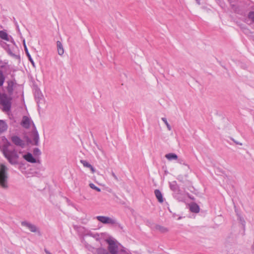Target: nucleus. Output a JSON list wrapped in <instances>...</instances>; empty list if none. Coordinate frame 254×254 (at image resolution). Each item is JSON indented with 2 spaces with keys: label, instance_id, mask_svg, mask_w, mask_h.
<instances>
[{
  "label": "nucleus",
  "instance_id": "f257e3e1",
  "mask_svg": "<svg viewBox=\"0 0 254 254\" xmlns=\"http://www.w3.org/2000/svg\"><path fill=\"white\" fill-rule=\"evenodd\" d=\"M5 139V141L2 148V153L10 164L17 165L18 164L19 158L17 151L15 149L10 150L9 147L11 146V144L6 138Z\"/></svg>",
  "mask_w": 254,
  "mask_h": 254
},
{
  "label": "nucleus",
  "instance_id": "f03ea898",
  "mask_svg": "<svg viewBox=\"0 0 254 254\" xmlns=\"http://www.w3.org/2000/svg\"><path fill=\"white\" fill-rule=\"evenodd\" d=\"M250 7V2L248 0H240L237 3L233 5L232 10L241 15H245Z\"/></svg>",
  "mask_w": 254,
  "mask_h": 254
},
{
  "label": "nucleus",
  "instance_id": "7ed1b4c3",
  "mask_svg": "<svg viewBox=\"0 0 254 254\" xmlns=\"http://www.w3.org/2000/svg\"><path fill=\"white\" fill-rule=\"evenodd\" d=\"M170 190L173 191V197L179 201H183L184 196L183 191L181 190L180 187L176 181L169 183Z\"/></svg>",
  "mask_w": 254,
  "mask_h": 254
},
{
  "label": "nucleus",
  "instance_id": "20e7f679",
  "mask_svg": "<svg viewBox=\"0 0 254 254\" xmlns=\"http://www.w3.org/2000/svg\"><path fill=\"white\" fill-rule=\"evenodd\" d=\"M96 219L104 224H111L115 227H118L121 230H123V226L115 219L105 216H97Z\"/></svg>",
  "mask_w": 254,
  "mask_h": 254
},
{
  "label": "nucleus",
  "instance_id": "39448f33",
  "mask_svg": "<svg viewBox=\"0 0 254 254\" xmlns=\"http://www.w3.org/2000/svg\"><path fill=\"white\" fill-rule=\"evenodd\" d=\"M7 168L3 164L0 165V186L3 189H7Z\"/></svg>",
  "mask_w": 254,
  "mask_h": 254
},
{
  "label": "nucleus",
  "instance_id": "423d86ee",
  "mask_svg": "<svg viewBox=\"0 0 254 254\" xmlns=\"http://www.w3.org/2000/svg\"><path fill=\"white\" fill-rule=\"evenodd\" d=\"M6 82L7 83V86L5 87L7 91L6 94L8 95V96L12 98V96L14 93H17L16 89L17 86H19V84L17 83L15 78L8 80Z\"/></svg>",
  "mask_w": 254,
  "mask_h": 254
},
{
  "label": "nucleus",
  "instance_id": "0eeeda50",
  "mask_svg": "<svg viewBox=\"0 0 254 254\" xmlns=\"http://www.w3.org/2000/svg\"><path fill=\"white\" fill-rule=\"evenodd\" d=\"M86 248L88 250L93 254H110L107 251L106 249L100 247L98 248H95L90 245H86Z\"/></svg>",
  "mask_w": 254,
  "mask_h": 254
},
{
  "label": "nucleus",
  "instance_id": "6e6552de",
  "mask_svg": "<svg viewBox=\"0 0 254 254\" xmlns=\"http://www.w3.org/2000/svg\"><path fill=\"white\" fill-rule=\"evenodd\" d=\"M21 226H22L23 227H25L27 228H28L31 232H33V233L37 232L39 235H41L40 232L39 231L38 228H37V227L36 225H35L27 221H22L21 222Z\"/></svg>",
  "mask_w": 254,
  "mask_h": 254
},
{
  "label": "nucleus",
  "instance_id": "1a4fd4ad",
  "mask_svg": "<svg viewBox=\"0 0 254 254\" xmlns=\"http://www.w3.org/2000/svg\"><path fill=\"white\" fill-rule=\"evenodd\" d=\"M31 137L32 138L33 145L36 146L39 145V134L35 127V125L33 124V129L31 131Z\"/></svg>",
  "mask_w": 254,
  "mask_h": 254
},
{
  "label": "nucleus",
  "instance_id": "9d476101",
  "mask_svg": "<svg viewBox=\"0 0 254 254\" xmlns=\"http://www.w3.org/2000/svg\"><path fill=\"white\" fill-rule=\"evenodd\" d=\"M11 140L14 145L21 148H24L26 146L24 141L17 135H14L12 136L11 137Z\"/></svg>",
  "mask_w": 254,
  "mask_h": 254
},
{
  "label": "nucleus",
  "instance_id": "9b49d317",
  "mask_svg": "<svg viewBox=\"0 0 254 254\" xmlns=\"http://www.w3.org/2000/svg\"><path fill=\"white\" fill-rule=\"evenodd\" d=\"M7 66V63L0 61V86H2L5 81V76L2 69H5Z\"/></svg>",
  "mask_w": 254,
  "mask_h": 254
},
{
  "label": "nucleus",
  "instance_id": "f8f14e48",
  "mask_svg": "<svg viewBox=\"0 0 254 254\" xmlns=\"http://www.w3.org/2000/svg\"><path fill=\"white\" fill-rule=\"evenodd\" d=\"M0 39L6 41H10L13 45H15V43L13 38L10 35H8L5 30L0 31Z\"/></svg>",
  "mask_w": 254,
  "mask_h": 254
},
{
  "label": "nucleus",
  "instance_id": "ddd939ff",
  "mask_svg": "<svg viewBox=\"0 0 254 254\" xmlns=\"http://www.w3.org/2000/svg\"><path fill=\"white\" fill-rule=\"evenodd\" d=\"M35 98L38 108H40V104L44 103V99L41 92L39 89L35 90Z\"/></svg>",
  "mask_w": 254,
  "mask_h": 254
},
{
  "label": "nucleus",
  "instance_id": "4468645a",
  "mask_svg": "<svg viewBox=\"0 0 254 254\" xmlns=\"http://www.w3.org/2000/svg\"><path fill=\"white\" fill-rule=\"evenodd\" d=\"M23 158L27 162L31 163H35L37 162L36 159L33 157V155L30 153L27 152L23 156Z\"/></svg>",
  "mask_w": 254,
  "mask_h": 254
},
{
  "label": "nucleus",
  "instance_id": "2eb2a0df",
  "mask_svg": "<svg viewBox=\"0 0 254 254\" xmlns=\"http://www.w3.org/2000/svg\"><path fill=\"white\" fill-rule=\"evenodd\" d=\"M21 125L23 127L26 129L29 128L30 126V119L26 116H23L21 123Z\"/></svg>",
  "mask_w": 254,
  "mask_h": 254
},
{
  "label": "nucleus",
  "instance_id": "dca6fc26",
  "mask_svg": "<svg viewBox=\"0 0 254 254\" xmlns=\"http://www.w3.org/2000/svg\"><path fill=\"white\" fill-rule=\"evenodd\" d=\"M190 210L193 213H198L200 210V208L199 205L193 202L190 204Z\"/></svg>",
  "mask_w": 254,
  "mask_h": 254
},
{
  "label": "nucleus",
  "instance_id": "f3484780",
  "mask_svg": "<svg viewBox=\"0 0 254 254\" xmlns=\"http://www.w3.org/2000/svg\"><path fill=\"white\" fill-rule=\"evenodd\" d=\"M23 44H24V50H25V53L26 54V56H27V57L28 58L29 61L32 64L33 66H35L34 62L33 60L32 59V58L30 53L28 52V49H27V46H26V45L25 44V40H23Z\"/></svg>",
  "mask_w": 254,
  "mask_h": 254
},
{
  "label": "nucleus",
  "instance_id": "a211bd4d",
  "mask_svg": "<svg viewBox=\"0 0 254 254\" xmlns=\"http://www.w3.org/2000/svg\"><path fill=\"white\" fill-rule=\"evenodd\" d=\"M154 193L155 195V196L156 198L157 199L158 201L160 203H162L164 201L163 197L162 194L160 190H155L154 191Z\"/></svg>",
  "mask_w": 254,
  "mask_h": 254
},
{
  "label": "nucleus",
  "instance_id": "6ab92c4d",
  "mask_svg": "<svg viewBox=\"0 0 254 254\" xmlns=\"http://www.w3.org/2000/svg\"><path fill=\"white\" fill-rule=\"evenodd\" d=\"M154 229L158 231L161 233H165L168 231V229L167 228L158 224H155Z\"/></svg>",
  "mask_w": 254,
  "mask_h": 254
},
{
  "label": "nucleus",
  "instance_id": "aec40b11",
  "mask_svg": "<svg viewBox=\"0 0 254 254\" xmlns=\"http://www.w3.org/2000/svg\"><path fill=\"white\" fill-rule=\"evenodd\" d=\"M0 46L1 47L3 48L7 53L9 52V50H11L12 49L14 48L13 46H11L2 41L0 42Z\"/></svg>",
  "mask_w": 254,
  "mask_h": 254
},
{
  "label": "nucleus",
  "instance_id": "412c9836",
  "mask_svg": "<svg viewBox=\"0 0 254 254\" xmlns=\"http://www.w3.org/2000/svg\"><path fill=\"white\" fill-rule=\"evenodd\" d=\"M57 46L58 54L60 56L63 55L64 53V49L62 43L60 41H58L57 42Z\"/></svg>",
  "mask_w": 254,
  "mask_h": 254
},
{
  "label": "nucleus",
  "instance_id": "4be33fe9",
  "mask_svg": "<svg viewBox=\"0 0 254 254\" xmlns=\"http://www.w3.org/2000/svg\"><path fill=\"white\" fill-rule=\"evenodd\" d=\"M165 157L169 161L177 160L178 158V155L174 153H169L166 154L165 155Z\"/></svg>",
  "mask_w": 254,
  "mask_h": 254
},
{
  "label": "nucleus",
  "instance_id": "5701e85b",
  "mask_svg": "<svg viewBox=\"0 0 254 254\" xmlns=\"http://www.w3.org/2000/svg\"><path fill=\"white\" fill-rule=\"evenodd\" d=\"M246 20L247 23H248V22L250 20L251 24L254 23V11H251L249 12L247 19H246Z\"/></svg>",
  "mask_w": 254,
  "mask_h": 254
},
{
  "label": "nucleus",
  "instance_id": "b1692460",
  "mask_svg": "<svg viewBox=\"0 0 254 254\" xmlns=\"http://www.w3.org/2000/svg\"><path fill=\"white\" fill-rule=\"evenodd\" d=\"M7 126L5 122L2 120H0V133L6 130Z\"/></svg>",
  "mask_w": 254,
  "mask_h": 254
},
{
  "label": "nucleus",
  "instance_id": "393cba45",
  "mask_svg": "<svg viewBox=\"0 0 254 254\" xmlns=\"http://www.w3.org/2000/svg\"><path fill=\"white\" fill-rule=\"evenodd\" d=\"M13 50V49H12L11 50H9V52L7 53V54L12 57L15 58V59L20 60V56L14 54L12 52Z\"/></svg>",
  "mask_w": 254,
  "mask_h": 254
},
{
  "label": "nucleus",
  "instance_id": "a878e982",
  "mask_svg": "<svg viewBox=\"0 0 254 254\" xmlns=\"http://www.w3.org/2000/svg\"><path fill=\"white\" fill-rule=\"evenodd\" d=\"M161 120L166 125L168 129L169 130H171L172 129V127H171V126L169 124L168 122H167V119L166 118H162Z\"/></svg>",
  "mask_w": 254,
  "mask_h": 254
},
{
  "label": "nucleus",
  "instance_id": "bb28decb",
  "mask_svg": "<svg viewBox=\"0 0 254 254\" xmlns=\"http://www.w3.org/2000/svg\"><path fill=\"white\" fill-rule=\"evenodd\" d=\"M218 3V4L220 5V6L222 8H224L226 6V4L224 1V0H215Z\"/></svg>",
  "mask_w": 254,
  "mask_h": 254
},
{
  "label": "nucleus",
  "instance_id": "cd10ccee",
  "mask_svg": "<svg viewBox=\"0 0 254 254\" xmlns=\"http://www.w3.org/2000/svg\"><path fill=\"white\" fill-rule=\"evenodd\" d=\"M89 187L92 189L93 190H96L98 192H100L101 191V189L96 187L94 184L93 183H90L89 185Z\"/></svg>",
  "mask_w": 254,
  "mask_h": 254
},
{
  "label": "nucleus",
  "instance_id": "c85d7f7f",
  "mask_svg": "<svg viewBox=\"0 0 254 254\" xmlns=\"http://www.w3.org/2000/svg\"><path fill=\"white\" fill-rule=\"evenodd\" d=\"M33 154L35 156H39L41 154V152L38 148H35L33 149Z\"/></svg>",
  "mask_w": 254,
  "mask_h": 254
},
{
  "label": "nucleus",
  "instance_id": "c756f323",
  "mask_svg": "<svg viewBox=\"0 0 254 254\" xmlns=\"http://www.w3.org/2000/svg\"><path fill=\"white\" fill-rule=\"evenodd\" d=\"M240 0H227L228 2L230 4V6L231 8L232 9L233 5H235L236 3H237Z\"/></svg>",
  "mask_w": 254,
  "mask_h": 254
},
{
  "label": "nucleus",
  "instance_id": "7c9ffc66",
  "mask_svg": "<svg viewBox=\"0 0 254 254\" xmlns=\"http://www.w3.org/2000/svg\"><path fill=\"white\" fill-rule=\"evenodd\" d=\"M80 162L85 167L89 168L91 165L89 163H88L86 160H81Z\"/></svg>",
  "mask_w": 254,
  "mask_h": 254
},
{
  "label": "nucleus",
  "instance_id": "2f4dec72",
  "mask_svg": "<svg viewBox=\"0 0 254 254\" xmlns=\"http://www.w3.org/2000/svg\"><path fill=\"white\" fill-rule=\"evenodd\" d=\"M90 235L97 241H99L101 239V237H100L99 234L98 233L94 234H91Z\"/></svg>",
  "mask_w": 254,
  "mask_h": 254
},
{
  "label": "nucleus",
  "instance_id": "473e14b6",
  "mask_svg": "<svg viewBox=\"0 0 254 254\" xmlns=\"http://www.w3.org/2000/svg\"><path fill=\"white\" fill-rule=\"evenodd\" d=\"M25 138L27 144H31L33 145V142L31 139H30L28 136H26Z\"/></svg>",
  "mask_w": 254,
  "mask_h": 254
},
{
  "label": "nucleus",
  "instance_id": "72a5a7b5",
  "mask_svg": "<svg viewBox=\"0 0 254 254\" xmlns=\"http://www.w3.org/2000/svg\"><path fill=\"white\" fill-rule=\"evenodd\" d=\"M178 162L181 164L187 165V164H185V162L184 161V160L183 159H181V158L178 159Z\"/></svg>",
  "mask_w": 254,
  "mask_h": 254
},
{
  "label": "nucleus",
  "instance_id": "f704fd0d",
  "mask_svg": "<svg viewBox=\"0 0 254 254\" xmlns=\"http://www.w3.org/2000/svg\"><path fill=\"white\" fill-rule=\"evenodd\" d=\"M177 180L181 182H183V178L182 176L179 175L177 177Z\"/></svg>",
  "mask_w": 254,
  "mask_h": 254
},
{
  "label": "nucleus",
  "instance_id": "c9c22d12",
  "mask_svg": "<svg viewBox=\"0 0 254 254\" xmlns=\"http://www.w3.org/2000/svg\"><path fill=\"white\" fill-rule=\"evenodd\" d=\"M89 168L93 173H94L96 171L95 169L92 165H91Z\"/></svg>",
  "mask_w": 254,
  "mask_h": 254
},
{
  "label": "nucleus",
  "instance_id": "e433bc0d",
  "mask_svg": "<svg viewBox=\"0 0 254 254\" xmlns=\"http://www.w3.org/2000/svg\"><path fill=\"white\" fill-rule=\"evenodd\" d=\"M233 141L236 144H239V145H242L243 144L239 141H237L235 140H234V139H232Z\"/></svg>",
  "mask_w": 254,
  "mask_h": 254
},
{
  "label": "nucleus",
  "instance_id": "4c0bfd02",
  "mask_svg": "<svg viewBox=\"0 0 254 254\" xmlns=\"http://www.w3.org/2000/svg\"><path fill=\"white\" fill-rule=\"evenodd\" d=\"M112 175L113 176V177L117 180H118V178L116 176V175H115V174L114 173V172H112Z\"/></svg>",
  "mask_w": 254,
  "mask_h": 254
},
{
  "label": "nucleus",
  "instance_id": "58836bf2",
  "mask_svg": "<svg viewBox=\"0 0 254 254\" xmlns=\"http://www.w3.org/2000/svg\"><path fill=\"white\" fill-rule=\"evenodd\" d=\"M45 252L46 254H52L50 252H49L47 250L45 249Z\"/></svg>",
  "mask_w": 254,
  "mask_h": 254
},
{
  "label": "nucleus",
  "instance_id": "ea45409f",
  "mask_svg": "<svg viewBox=\"0 0 254 254\" xmlns=\"http://www.w3.org/2000/svg\"><path fill=\"white\" fill-rule=\"evenodd\" d=\"M196 0V3H197L198 5H200V0Z\"/></svg>",
  "mask_w": 254,
  "mask_h": 254
},
{
  "label": "nucleus",
  "instance_id": "a19ab883",
  "mask_svg": "<svg viewBox=\"0 0 254 254\" xmlns=\"http://www.w3.org/2000/svg\"><path fill=\"white\" fill-rule=\"evenodd\" d=\"M17 28L18 30L19 31V29L18 26H17Z\"/></svg>",
  "mask_w": 254,
  "mask_h": 254
},
{
  "label": "nucleus",
  "instance_id": "79ce46f5",
  "mask_svg": "<svg viewBox=\"0 0 254 254\" xmlns=\"http://www.w3.org/2000/svg\"><path fill=\"white\" fill-rule=\"evenodd\" d=\"M123 254H127V253H124Z\"/></svg>",
  "mask_w": 254,
  "mask_h": 254
}]
</instances>
